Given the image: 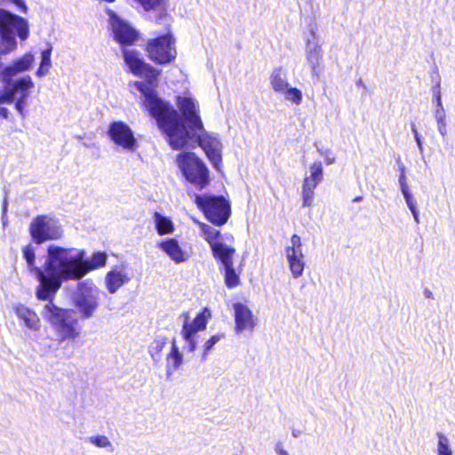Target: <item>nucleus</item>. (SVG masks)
Here are the masks:
<instances>
[{
	"mask_svg": "<svg viewBox=\"0 0 455 455\" xmlns=\"http://www.w3.org/2000/svg\"><path fill=\"white\" fill-rule=\"evenodd\" d=\"M180 334L185 342L184 349L189 353L195 352L197 347V335L183 330H181Z\"/></svg>",
	"mask_w": 455,
	"mask_h": 455,
	"instance_id": "nucleus-35",
	"label": "nucleus"
},
{
	"mask_svg": "<svg viewBox=\"0 0 455 455\" xmlns=\"http://www.w3.org/2000/svg\"><path fill=\"white\" fill-rule=\"evenodd\" d=\"M281 94L283 95L287 101H290L297 106L302 102V92L298 88L289 85Z\"/></svg>",
	"mask_w": 455,
	"mask_h": 455,
	"instance_id": "nucleus-33",
	"label": "nucleus"
},
{
	"mask_svg": "<svg viewBox=\"0 0 455 455\" xmlns=\"http://www.w3.org/2000/svg\"><path fill=\"white\" fill-rule=\"evenodd\" d=\"M423 294L427 299H434V294L428 288L424 289Z\"/></svg>",
	"mask_w": 455,
	"mask_h": 455,
	"instance_id": "nucleus-46",
	"label": "nucleus"
},
{
	"mask_svg": "<svg viewBox=\"0 0 455 455\" xmlns=\"http://www.w3.org/2000/svg\"><path fill=\"white\" fill-rule=\"evenodd\" d=\"M306 179L320 184L323 179V169L320 161L313 163L309 166V175Z\"/></svg>",
	"mask_w": 455,
	"mask_h": 455,
	"instance_id": "nucleus-32",
	"label": "nucleus"
},
{
	"mask_svg": "<svg viewBox=\"0 0 455 455\" xmlns=\"http://www.w3.org/2000/svg\"><path fill=\"white\" fill-rule=\"evenodd\" d=\"M148 57L160 65L172 63L177 55L175 38L171 33L150 39L147 43Z\"/></svg>",
	"mask_w": 455,
	"mask_h": 455,
	"instance_id": "nucleus-12",
	"label": "nucleus"
},
{
	"mask_svg": "<svg viewBox=\"0 0 455 455\" xmlns=\"http://www.w3.org/2000/svg\"><path fill=\"white\" fill-rule=\"evenodd\" d=\"M13 310L18 318L22 320L28 329L34 331L39 329L40 319L33 310L21 304L15 305Z\"/></svg>",
	"mask_w": 455,
	"mask_h": 455,
	"instance_id": "nucleus-24",
	"label": "nucleus"
},
{
	"mask_svg": "<svg viewBox=\"0 0 455 455\" xmlns=\"http://www.w3.org/2000/svg\"><path fill=\"white\" fill-rule=\"evenodd\" d=\"M28 34V25L25 19L0 9V50L3 53H9L16 48V36L25 40Z\"/></svg>",
	"mask_w": 455,
	"mask_h": 455,
	"instance_id": "nucleus-6",
	"label": "nucleus"
},
{
	"mask_svg": "<svg viewBox=\"0 0 455 455\" xmlns=\"http://www.w3.org/2000/svg\"><path fill=\"white\" fill-rule=\"evenodd\" d=\"M183 363V354L180 351V348L173 339L172 342L171 351L166 356V374L168 376L173 374Z\"/></svg>",
	"mask_w": 455,
	"mask_h": 455,
	"instance_id": "nucleus-25",
	"label": "nucleus"
},
{
	"mask_svg": "<svg viewBox=\"0 0 455 455\" xmlns=\"http://www.w3.org/2000/svg\"><path fill=\"white\" fill-rule=\"evenodd\" d=\"M85 252L76 248L51 247L48 268L55 275L54 286L61 287L65 281L80 280L89 271L106 264L107 254L94 253L90 259H84Z\"/></svg>",
	"mask_w": 455,
	"mask_h": 455,
	"instance_id": "nucleus-2",
	"label": "nucleus"
},
{
	"mask_svg": "<svg viewBox=\"0 0 455 455\" xmlns=\"http://www.w3.org/2000/svg\"><path fill=\"white\" fill-rule=\"evenodd\" d=\"M211 318V311L209 308L204 307V310L199 313L193 321H189L188 314L185 315V320L182 325L183 331H188L192 334L197 335L198 331L206 329L208 320Z\"/></svg>",
	"mask_w": 455,
	"mask_h": 455,
	"instance_id": "nucleus-21",
	"label": "nucleus"
},
{
	"mask_svg": "<svg viewBox=\"0 0 455 455\" xmlns=\"http://www.w3.org/2000/svg\"><path fill=\"white\" fill-rule=\"evenodd\" d=\"M145 10L153 9L162 3L163 0H137Z\"/></svg>",
	"mask_w": 455,
	"mask_h": 455,
	"instance_id": "nucleus-40",
	"label": "nucleus"
},
{
	"mask_svg": "<svg viewBox=\"0 0 455 455\" xmlns=\"http://www.w3.org/2000/svg\"><path fill=\"white\" fill-rule=\"evenodd\" d=\"M87 442L93 446L104 450L106 452L113 453L115 451V446L109 438L104 435H93L87 438Z\"/></svg>",
	"mask_w": 455,
	"mask_h": 455,
	"instance_id": "nucleus-29",
	"label": "nucleus"
},
{
	"mask_svg": "<svg viewBox=\"0 0 455 455\" xmlns=\"http://www.w3.org/2000/svg\"><path fill=\"white\" fill-rule=\"evenodd\" d=\"M49 348H50V349H51V351H52V352H55V351L58 349V347H56V348H52V346H49Z\"/></svg>",
	"mask_w": 455,
	"mask_h": 455,
	"instance_id": "nucleus-49",
	"label": "nucleus"
},
{
	"mask_svg": "<svg viewBox=\"0 0 455 455\" xmlns=\"http://www.w3.org/2000/svg\"><path fill=\"white\" fill-rule=\"evenodd\" d=\"M319 184L304 178L302 184V205L310 207L314 202L315 189Z\"/></svg>",
	"mask_w": 455,
	"mask_h": 455,
	"instance_id": "nucleus-28",
	"label": "nucleus"
},
{
	"mask_svg": "<svg viewBox=\"0 0 455 455\" xmlns=\"http://www.w3.org/2000/svg\"><path fill=\"white\" fill-rule=\"evenodd\" d=\"M4 83V85L0 87V89L7 94L9 98L8 103L15 102V109L21 116H24L28 98L35 86L32 78L29 76H24L16 80L10 79Z\"/></svg>",
	"mask_w": 455,
	"mask_h": 455,
	"instance_id": "nucleus-11",
	"label": "nucleus"
},
{
	"mask_svg": "<svg viewBox=\"0 0 455 455\" xmlns=\"http://www.w3.org/2000/svg\"><path fill=\"white\" fill-rule=\"evenodd\" d=\"M157 248L162 250L176 264L188 260L189 253L183 250L175 238H168L157 243Z\"/></svg>",
	"mask_w": 455,
	"mask_h": 455,
	"instance_id": "nucleus-20",
	"label": "nucleus"
},
{
	"mask_svg": "<svg viewBox=\"0 0 455 455\" xmlns=\"http://www.w3.org/2000/svg\"><path fill=\"white\" fill-rule=\"evenodd\" d=\"M220 252L223 254L217 258L221 261L225 268V283L228 288L236 287L239 284L240 279L233 267L235 249L232 247L220 246Z\"/></svg>",
	"mask_w": 455,
	"mask_h": 455,
	"instance_id": "nucleus-19",
	"label": "nucleus"
},
{
	"mask_svg": "<svg viewBox=\"0 0 455 455\" xmlns=\"http://www.w3.org/2000/svg\"><path fill=\"white\" fill-rule=\"evenodd\" d=\"M411 131H412V132H413V133H414L415 140H416V142H417V144H418V147H419V150H420V151H422L423 147H422L421 139H420L419 134V132H417V130H416V128H415V125H414V124H412V125H411Z\"/></svg>",
	"mask_w": 455,
	"mask_h": 455,
	"instance_id": "nucleus-45",
	"label": "nucleus"
},
{
	"mask_svg": "<svg viewBox=\"0 0 455 455\" xmlns=\"http://www.w3.org/2000/svg\"><path fill=\"white\" fill-rule=\"evenodd\" d=\"M108 15L115 39L123 45L133 44L137 38L136 31L112 11L108 12Z\"/></svg>",
	"mask_w": 455,
	"mask_h": 455,
	"instance_id": "nucleus-16",
	"label": "nucleus"
},
{
	"mask_svg": "<svg viewBox=\"0 0 455 455\" xmlns=\"http://www.w3.org/2000/svg\"><path fill=\"white\" fill-rule=\"evenodd\" d=\"M199 226L201 228V231L204 235V239L211 245L213 255L215 257H218V256L223 254L222 252H220V246H223V247H228V246L223 243L217 241L218 237L220 236V231L207 224H204V223H199Z\"/></svg>",
	"mask_w": 455,
	"mask_h": 455,
	"instance_id": "nucleus-23",
	"label": "nucleus"
},
{
	"mask_svg": "<svg viewBox=\"0 0 455 455\" xmlns=\"http://www.w3.org/2000/svg\"><path fill=\"white\" fill-rule=\"evenodd\" d=\"M130 282V277L122 269L115 268L105 276L106 288L110 294H115L123 285Z\"/></svg>",
	"mask_w": 455,
	"mask_h": 455,
	"instance_id": "nucleus-22",
	"label": "nucleus"
},
{
	"mask_svg": "<svg viewBox=\"0 0 455 455\" xmlns=\"http://www.w3.org/2000/svg\"><path fill=\"white\" fill-rule=\"evenodd\" d=\"M361 199H362L361 197H356V198L355 199V201H360Z\"/></svg>",
	"mask_w": 455,
	"mask_h": 455,
	"instance_id": "nucleus-50",
	"label": "nucleus"
},
{
	"mask_svg": "<svg viewBox=\"0 0 455 455\" xmlns=\"http://www.w3.org/2000/svg\"><path fill=\"white\" fill-rule=\"evenodd\" d=\"M100 290L90 280L77 283L76 291L72 296V302L83 319L92 318L100 306Z\"/></svg>",
	"mask_w": 455,
	"mask_h": 455,
	"instance_id": "nucleus-7",
	"label": "nucleus"
},
{
	"mask_svg": "<svg viewBox=\"0 0 455 455\" xmlns=\"http://www.w3.org/2000/svg\"><path fill=\"white\" fill-rule=\"evenodd\" d=\"M275 451L276 455H290V453L284 449L282 443H275Z\"/></svg>",
	"mask_w": 455,
	"mask_h": 455,
	"instance_id": "nucleus-44",
	"label": "nucleus"
},
{
	"mask_svg": "<svg viewBox=\"0 0 455 455\" xmlns=\"http://www.w3.org/2000/svg\"><path fill=\"white\" fill-rule=\"evenodd\" d=\"M166 344V339L159 337L151 343L148 347V352L154 361L158 362L161 359L160 353Z\"/></svg>",
	"mask_w": 455,
	"mask_h": 455,
	"instance_id": "nucleus-31",
	"label": "nucleus"
},
{
	"mask_svg": "<svg viewBox=\"0 0 455 455\" xmlns=\"http://www.w3.org/2000/svg\"><path fill=\"white\" fill-rule=\"evenodd\" d=\"M177 105L180 108L184 120L180 119L185 124L188 132L198 131L203 128V123L199 116V106L196 100L190 97H177Z\"/></svg>",
	"mask_w": 455,
	"mask_h": 455,
	"instance_id": "nucleus-14",
	"label": "nucleus"
},
{
	"mask_svg": "<svg viewBox=\"0 0 455 455\" xmlns=\"http://www.w3.org/2000/svg\"><path fill=\"white\" fill-rule=\"evenodd\" d=\"M107 134L116 147L125 152H134L139 147L133 131L123 121L110 123Z\"/></svg>",
	"mask_w": 455,
	"mask_h": 455,
	"instance_id": "nucleus-13",
	"label": "nucleus"
},
{
	"mask_svg": "<svg viewBox=\"0 0 455 455\" xmlns=\"http://www.w3.org/2000/svg\"><path fill=\"white\" fill-rule=\"evenodd\" d=\"M235 314V331L242 332L244 331H251L257 324L251 310L244 304L237 302L233 305Z\"/></svg>",
	"mask_w": 455,
	"mask_h": 455,
	"instance_id": "nucleus-18",
	"label": "nucleus"
},
{
	"mask_svg": "<svg viewBox=\"0 0 455 455\" xmlns=\"http://www.w3.org/2000/svg\"><path fill=\"white\" fill-rule=\"evenodd\" d=\"M271 88L277 93H282L290 85L287 79V73L282 68L273 70L269 77Z\"/></svg>",
	"mask_w": 455,
	"mask_h": 455,
	"instance_id": "nucleus-26",
	"label": "nucleus"
},
{
	"mask_svg": "<svg viewBox=\"0 0 455 455\" xmlns=\"http://www.w3.org/2000/svg\"><path fill=\"white\" fill-rule=\"evenodd\" d=\"M402 175H400V189L403 195V197L405 199V202L409 207V209L411 210L412 215H413V218L415 220L416 222H419V212L417 210V206H416V201L412 196V194L411 193L409 188L407 185H405L403 181H402Z\"/></svg>",
	"mask_w": 455,
	"mask_h": 455,
	"instance_id": "nucleus-30",
	"label": "nucleus"
},
{
	"mask_svg": "<svg viewBox=\"0 0 455 455\" xmlns=\"http://www.w3.org/2000/svg\"><path fill=\"white\" fill-rule=\"evenodd\" d=\"M8 96L0 89V117L4 119H7L9 117V110L5 107L2 105L9 104L8 103Z\"/></svg>",
	"mask_w": 455,
	"mask_h": 455,
	"instance_id": "nucleus-39",
	"label": "nucleus"
},
{
	"mask_svg": "<svg viewBox=\"0 0 455 455\" xmlns=\"http://www.w3.org/2000/svg\"><path fill=\"white\" fill-rule=\"evenodd\" d=\"M438 444L437 453L438 455H452V451L450 448L449 439L443 433H438Z\"/></svg>",
	"mask_w": 455,
	"mask_h": 455,
	"instance_id": "nucleus-36",
	"label": "nucleus"
},
{
	"mask_svg": "<svg viewBox=\"0 0 455 455\" xmlns=\"http://www.w3.org/2000/svg\"><path fill=\"white\" fill-rule=\"evenodd\" d=\"M224 337L223 334H215L212 336L209 339H207L203 345V355L202 360H206L209 352L212 349V347Z\"/></svg>",
	"mask_w": 455,
	"mask_h": 455,
	"instance_id": "nucleus-37",
	"label": "nucleus"
},
{
	"mask_svg": "<svg viewBox=\"0 0 455 455\" xmlns=\"http://www.w3.org/2000/svg\"><path fill=\"white\" fill-rule=\"evenodd\" d=\"M123 56L130 72L145 79L134 82L133 85L141 94L142 106L156 119L171 107L156 92L160 71L148 64L138 51L124 49Z\"/></svg>",
	"mask_w": 455,
	"mask_h": 455,
	"instance_id": "nucleus-3",
	"label": "nucleus"
},
{
	"mask_svg": "<svg viewBox=\"0 0 455 455\" xmlns=\"http://www.w3.org/2000/svg\"><path fill=\"white\" fill-rule=\"evenodd\" d=\"M433 92L436 100L437 108H443L441 100L440 81L433 87Z\"/></svg>",
	"mask_w": 455,
	"mask_h": 455,
	"instance_id": "nucleus-42",
	"label": "nucleus"
},
{
	"mask_svg": "<svg viewBox=\"0 0 455 455\" xmlns=\"http://www.w3.org/2000/svg\"><path fill=\"white\" fill-rule=\"evenodd\" d=\"M153 221L159 235H172L175 230L172 220L160 212H156L154 213Z\"/></svg>",
	"mask_w": 455,
	"mask_h": 455,
	"instance_id": "nucleus-27",
	"label": "nucleus"
},
{
	"mask_svg": "<svg viewBox=\"0 0 455 455\" xmlns=\"http://www.w3.org/2000/svg\"><path fill=\"white\" fill-rule=\"evenodd\" d=\"M313 39H307L306 44V60L308 64L313 76L318 77L322 72V46L315 36V32H311Z\"/></svg>",
	"mask_w": 455,
	"mask_h": 455,
	"instance_id": "nucleus-17",
	"label": "nucleus"
},
{
	"mask_svg": "<svg viewBox=\"0 0 455 455\" xmlns=\"http://www.w3.org/2000/svg\"><path fill=\"white\" fill-rule=\"evenodd\" d=\"M52 296L42 309L43 318L49 323L57 337L58 346L66 347L63 344L75 342L81 337V328L78 326V318L75 311L62 308L55 305Z\"/></svg>",
	"mask_w": 455,
	"mask_h": 455,
	"instance_id": "nucleus-4",
	"label": "nucleus"
},
{
	"mask_svg": "<svg viewBox=\"0 0 455 455\" xmlns=\"http://www.w3.org/2000/svg\"><path fill=\"white\" fill-rule=\"evenodd\" d=\"M8 4L16 5L22 12L26 11V5L22 0H0V5Z\"/></svg>",
	"mask_w": 455,
	"mask_h": 455,
	"instance_id": "nucleus-41",
	"label": "nucleus"
},
{
	"mask_svg": "<svg viewBox=\"0 0 455 455\" xmlns=\"http://www.w3.org/2000/svg\"><path fill=\"white\" fill-rule=\"evenodd\" d=\"M6 210H7V199L4 198V204H3V211L6 212Z\"/></svg>",
	"mask_w": 455,
	"mask_h": 455,
	"instance_id": "nucleus-48",
	"label": "nucleus"
},
{
	"mask_svg": "<svg viewBox=\"0 0 455 455\" xmlns=\"http://www.w3.org/2000/svg\"><path fill=\"white\" fill-rule=\"evenodd\" d=\"M356 85H357L358 87L366 88V86H365V84H364V83H363V79H362V78H359V79L356 81Z\"/></svg>",
	"mask_w": 455,
	"mask_h": 455,
	"instance_id": "nucleus-47",
	"label": "nucleus"
},
{
	"mask_svg": "<svg viewBox=\"0 0 455 455\" xmlns=\"http://www.w3.org/2000/svg\"><path fill=\"white\" fill-rule=\"evenodd\" d=\"M29 234L36 244H42L47 241L61 239L64 230L60 220L52 215L42 214L30 222Z\"/></svg>",
	"mask_w": 455,
	"mask_h": 455,
	"instance_id": "nucleus-8",
	"label": "nucleus"
},
{
	"mask_svg": "<svg viewBox=\"0 0 455 455\" xmlns=\"http://www.w3.org/2000/svg\"><path fill=\"white\" fill-rule=\"evenodd\" d=\"M319 152L321 155L324 156L326 164L330 165L335 163V157L331 155L330 150H326L324 152L319 150Z\"/></svg>",
	"mask_w": 455,
	"mask_h": 455,
	"instance_id": "nucleus-43",
	"label": "nucleus"
},
{
	"mask_svg": "<svg viewBox=\"0 0 455 455\" xmlns=\"http://www.w3.org/2000/svg\"><path fill=\"white\" fill-rule=\"evenodd\" d=\"M159 128L166 134L170 146L175 149L184 148H196L200 146L205 152L213 167L220 170L221 164V143L208 134L204 127L198 131L188 132L180 119L178 112L169 107L156 119Z\"/></svg>",
	"mask_w": 455,
	"mask_h": 455,
	"instance_id": "nucleus-1",
	"label": "nucleus"
},
{
	"mask_svg": "<svg viewBox=\"0 0 455 455\" xmlns=\"http://www.w3.org/2000/svg\"><path fill=\"white\" fill-rule=\"evenodd\" d=\"M51 247L60 246L54 243H52L48 246L45 260L42 268L36 266L35 249L30 244L24 246L22 249L23 258L27 262L29 271L36 275L39 282V285L36 288V297L41 300H47V299L54 296V294L60 288L54 286L55 275H52V273L47 267Z\"/></svg>",
	"mask_w": 455,
	"mask_h": 455,
	"instance_id": "nucleus-5",
	"label": "nucleus"
},
{
	"mask_svg": "<svg viewBox=\"0 0 455 455\" xmlns=\"http://www.w3.org/2000/svg\"><path fill=\"white\" fill-rule=\"evenodd\" d=\"M435 118L438 124V131L441 135L444 136L446 134V124H445V114L443 108H437L435 111Z\"/></svg>",
	"mask_w": 455,
	"mask_h": 455,
	"instance_id": "nucleus-38",
	"label": "nucleus"
},
{
	"mask_svg": "<svg viewBox=\"0 0 455 455\" xmlns=\"http://www.w3.org/2000/svg\"><path fill=\"white\" fill-rule=\"evenodd\" d=\"M51 52L52 48H48L42 52V60L40 63V67L36 71V75L39 77L44 76L51 67Z\"/></svg>",
	"mask_w": 455,
	"mask_h": 455,
	"instance_id": "nucleus-34",
	"label": "nucleus"
},
{
	"mask_svg": "<svg viewBox=\"0 0 455 455\" xmlns=\"http://www.w3.org/2000/svg\"><path fill=\"white\" fill-rule=\"evenodd\" d=\"M285 256L292 277L295 279L300 277L304 272L305 260L301 240L298 235L291 236V245L285 248Z\"/></svg>",
	"mask_w": 455,
	"mask_h": 455,
	"instance_id": "nucleus-15",
	"label": "nucleus"
},
{
	"mask_svg": "<svg viewBox=\"0 0 455 455\" xmlns=\"http://www.w3.org/2000/svg\"><path fill=\"white\" fill-rule=\"evenodd\" d=\"M176 163L186 180L198 188H204L209 182V171L204 162L192 152L177 156Z\"/></svg>",
	"mask_w": 455,
	"mask_h": 455,
	"instance_id": "nucleus-9",
	"label": "nucleus"
},
{
	"mask_svg": "<svg viewBox=\"0 0 455 455\" xmlns=\"http://www.w3.org/2000/svg\"><path fill=\"white\" fill-rule=\"evenodd\" d=\"M195 203L207 220L216 226L224 225L230 216L229 203L223 196L196 195Z\"/></svg>",
	"mask_w": 455,
	"mask_h": 455,
	"instance_id": "nucleus-10",
	"label": "nucleus"
}]
</instances>
